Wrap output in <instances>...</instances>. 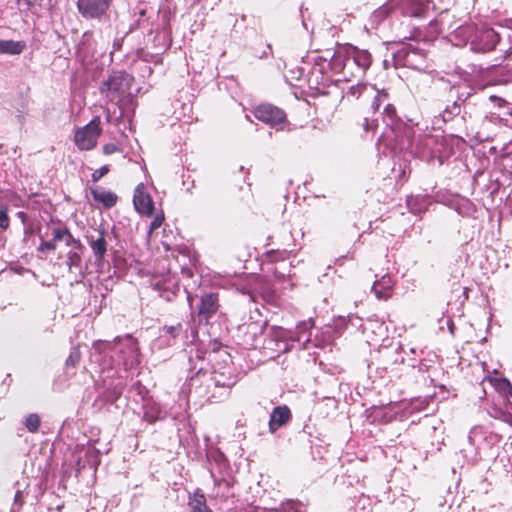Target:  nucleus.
Wrapping results in <instances>:
<instances>
[{"label": "nucleus", "instance_id": "1", "mask_svg": "<svg viewBox=\"0 0 512 512\" xmlns=\"http://www.w3.org/2000/svg\"><path fill=\"white\" fill-rule=\"evenodd\" d=\"M90 358L99 365L102 373H107L104 380L117 377L116 383H110L104 394L107 402H115L126 386L123 373L140 363L137 340L130 334L118 336L112 342L97 340L92 345Z\"/></svg>", "mask_w": 512, "mask_h": 512}, {"label": "nucleus", "instance_id": "2", "mask_svg": "<svg viewBox=\"0 0 512 512\" xmlns=\"http://www.w3.org/2000/svg\"><path fill=\"white\" fill-rule=\"evenodd\" d=\"M312 62L309 85L319 93H325L326 88L333 83L335 74L343 73L344 78L363 75L372 63V56L368 50L345 45L338 47L333 54L327 51L326 56L314 55Z\"/></svg>", "mask_w": 512, "mask_h": 512}, {"label": "nucleus", "instance_id": "3", "mask_svg": "<svg viewBox=\"0 0 512 512\" xmlns=\"http://www.w3.org/2000/svg\"><path fill=\"white\" fill-rule=\"evenodd\" d=\"M475 26L474 24H464L454 27V25L449 23V14L445 12L438 19L430 21L429 31L437 35L445 32V30H451L449 41L455 46H464L467 43L471 45Z\"/></svg>", "mask_w": 512, "mask_h": 512}, {"label": "nucleus", "instance_id": "4", "mask_svg": "<svg viewBox=\"0 0 512 512\" xmlns=\"http://www.w3.org/2000/svg\"><path fill=\"white\" fill-rule=\"evenodd\" d=\"M412 42H403L400 48L394 52L393 59L396 66L409 67L421 70L426 67V54L424 48L420 46V42L415 37H410Z\"/></svg>", "mask_w": 512, "mask_h": 512}, {"label": "nucleus", "instance_id": "5", "mask_svg": "<svg viewBox=\"0 0 512 512\" xmlns=\"http://www.w3.org/2000/svg\"><path fill=\"white\" fill-rule=\"evenodd\" d=\"M133 77L124 71L112 72L107 80L100 85V92L111 102L119 101L126 94H129Z\"/></svg>", "mask_w": 512, "mask_h": 512}, {"label": "nucleus", "instance_id": "6", "mask_svg": "<svg viewBox=\"0 0 512 512\" xmlns=\"http://www.w3.org/2000/svg\"><path fill=\"white\" fill-rule=\"evenodd\" d=\"M100 124V117L95 116L88 124L76 131L74 141L79 149L90 150L96 146L102 131Z\"/></svg>", "mask_w": 512, "mask_h": 512}, {"label": "nucleus", "instance_id": "7", "mask_svg": "<svg viewBox=\"0 0 512 512\" xmlns=\"http://www.w3.org/2000/svg\"><path fill=\"white\" fill-rule=\"evenodd\" d=\"M474 36L471 38V50L486 53L492 51L500 40V35L492 28L475 26Z\"/></svg>", "mask_w": 512, "mask_h": 512}, {"label": "nucleus", "instance_id": "8", "mask_svg": "<svg viewBox=\"0 0 512 512\" xmlns=\"http://www.w3.org/2000/svg\"><path fill=\"white\" fill-rule=\"evenodd\" d=\"M437 202H440L451 209L455 210L459 215L471 216L475 213V205L466 197L451 194L448 192L438 193Z\"/></svg>", "mask_w": 512, "mask_h": 512}, {"label": "nucleus", "instance_id": "9", "mask_svg": "<svg viewBox=\"0 0 512 512\" xmlns=\"http://www.w3.org/2000/svg\"><path fill=\"white\" fill-rule=\"evenodd\" d=\"M255 118L271 127L282 129L286 120V114L271 104H260L253 110Z\"/></svg>", "mask_w": 512, "mask_h": 512}, {"label": "nucleus", "instance_id": "10", "mask_svg": "<svg viewBox=\"0 0 512 512\" xmlns=\"http://www.w3.org/2000/svg\"><path fill=\"white\" fill-rule=\"evenodd\" d=\"M312 322L309 320L308 322H301L296 327V332L292 335L291 332L281 328V327H273L272 335L277 341H286L292 340L297 341L303 345L310 341Z\"/></svg>", "mask_w": 512, "mask_h": 512}, {"label": "nucleus", "instance_id": "11", "mask_svg": "<svg viewBox=\"0 0 512 512\" xmlns=\"http://www.w3.org/2000/svg\"><path fill=\"white\" fill-rule=\"evenodd\" d=\"M112 0H78L77 8L85 18H100L109 9Z\"/></svg>", "mask_w": 512, "mask_h": 512}, {"label": "nucleus", "instance_id": "12", "mask_svg": "<svg viewBox=\"0 0 512 512\" xmlns=\"http://www.w3.org/2000/svg\"><path fill=\"white\" fill-rule=\"evenodd\" d=\"M133 204L142 215L151 216L154 212V202L143 183H139L134 190Z\"/></svg>", "mask_w": 512, "mask_h": 512}, {"label": "nucleus", "instance_id": "13", "mask_svg": "<svg viewBox=\"0 0 512 512\" xmlns=\"http://www.w3.org/2000/svg\"><path fill=\"white\" fill-rule=\"evenodd\" d=\"M220 307L217 293L203 294L198 305V317L200 322L208 323L209 320L217 313Z\"/></svg>", "mask_w": 512, "mask_h": 512}, {"label": "nucleus", "instance_id": "14", "mask_svg": "<svg viewBox=\"0 0 512 512\" xmlns=\"http://www.w3.org/2000/svg\"><path fill=\"white\" fill-rule=\"evenodd\" d=\"M299 249H293V250H276V251H270L267 254L268 259L271 262H282L281 267H276L274 269V274L279 279H284L285 277H289L291 275V267L292 263L289 264V269H286V264L284 261L286 259H289L291 256H295L297 251Z\"/></svg>", "mask_w": 512, "mask_h": 512}, {"label": "nucleus", "instance_id": "15", "mask_svg": "<svg viewBox=\"0 0 512 512\" xmlns=\"http://www.w3.org/2000/svg\"><path fill=\"white\" fill-rule=\"evenodd\" d=\"M86 240L94 254L96 262L102 263L108 247L105 232L101 230L94 231V233L86 236Z\"/></svg>", "mask_w": 512, "mask_h": 512}, {"label": "nucleus", "instance_id": "16", "mask_svg": "<svg viewBox=\"0 0 512 512\" xmlns=\"http://www.w3.org/2000/svg\"><path fill=\"white\" fill-rule=\"evenodd\" d=\"M415 139H408L410 148H413L414 145L416 146V152L419 153V155L423 158H433L436 156V151L433 148V146L437 143L436 137L432 135H426L421 139L417 140V143H415Z\"/></svg>", "mask_w": 512, "mask_h": 512}, {"label": "nucleus", "instance_id": "17", "mask_svg": "<svg viewBox=\"0 0 512 512\" xmlns=\"http://www.w3.org/2000/svg\"><path fill=\"white\" fill-rule=\"evenodd\" d=\"M291 420V411L286 405L276 406L270 415L269 431L275 433Z\"/></svg>", "mask_w": 512, "mask_h": 512}, {"label": "nucleus", "instance_id": "18", "mask_svg": "<svg viewBox=\"0 0 512 512\" xmlns=\"http://www.w3.org/2000/svg\"><path fill=\"white\" fill-rule=\"evenodd\" d=\"M394 280L389 274L383 275L380 279L374 281L372 291L377 299L387 300L392 296Z\"/></svg>", "mask_w": 512, "mask_h": 512}, {"label": "nucleus", "instance_id": "19", "mask_svg": "<svg viewBox=\"0 0 512 512\" xmlns=\"http://www.w3.org/2000/svg\"><path fill=\"white\" fill-rule=\"evenodd\" d=\"M402 11L410 17L425 18L429 14V3L421 0H405Z\"/></svg>", "mask_w": 512, "mask_h": 512}, {"label": "nucleus", "instance_id": "20", "mask_svg": "<svg viewBox=\"0 0 512 512\" xmlns=\"http://www.w3.org/2000/svg\"><path fill=\"white\" fill-rule=\"evenodd\" d=\"M432 203L430 195H411L407 197L406 204L409 211L413 214L425 212Z\"/></svg>", "mask_w": 512, "mask_h": 512}, {"label": "nucleus", "instance_id": "21", "mask_svg": "<svg viewBox=\"0 0 512 512\" xmlns=\"http://www.w3.org/2000/svg\"><path fill=\"white\" fill-rule=\"evenodd\" d=\"M153 288L166 301H172L179 290V286L174 278H167L162 282H157L153 285Z\"/></svg>", "mask_w": 512, "mask_h": 512}, {"label": "nucleus", "instance_id": "22", "mask_svg": "<svg viewBox=\"0 0 512 512\" xmlns=\"http://www.w3.org/2000/svg\"><path fill=\"white\" fill-rule=\"evenodd\" d=\"M491 438V435L488 431L482 426H474L469 432V442L476 449H482L486 446L488 439Z\"/></svg>", "mask_w": 512, "mask_h": 512}, {"label": "nucleus", "instance_id": "23", "mask_svg": "<svg viewBox=\"0 0 512 512\" xmlns=\"http://www.w3.org/2000/svg\"><path fill=\"white\" fill-rule=\"evenodd\" d=\"M91 194L96 202L102 203L107 208L114 206L117 202L116 194L103 188L92 189Z\"/></svg>", "mask_w": 512, "mask_h": 512}, {"label": "nucleus", "instance_id": "24", "mask_svg": "<svg viewBox=\"0 0 512 512\" xmlns=\"http://www.w3.org/2000/svg\"><path fill=\"white\" fill-rule=\"evenodd\" d=\"M495 390L505 399V403L512 399V384L506 378H490Z\"/></svg>", "mask_w": 512, "mask_h": 512}, {"label": "nucleus", "instance_id": "25", "mask_svg": "<svg viewBox=\"0 0 512 512\" xmlns=\"http://www.w3.org/2000/svg\"><path fill=\"white\" fill-rule=\"evenodd\" d=\"M26 45L23 41L1 40L0 54L18 55L23 52Z\"/></svg>", "mask_w": 512, "mask_h": 512}, {"label": "nucleus", "instance_id": "26", "mask_svg": "<svg viewBox=\"0 0 512 512\" xmlns=\"http://www.w3.org/2000/svg\"><path fill=\"white\" fill-rule=\"evenodd\" d=\"M489 414L491 417L501 420L510 426H512V402L508 401L505 403L504 408L493 407Z\"/></svg>", "mask_w": 512, "mask_h": 512}, {"label": "nucleus", "instance_id": "27", "mask_svg": "<svg viewBox=\"0 0 512 512\" xmlns=\"http://www.w3.org/2000/svg\"><path fill=\"white\" fill-rule=\"evenodd\" d=\"M312 69H313V66L307 73H305L302 68L291 69V70H289V75L287 77L289 79H291V81H292L291 84L294 86L301 87V86H303L304 83H306L310 89L318 92L315 88L310 87L309 82H308V76H309L310 72L312 71Z\"/></svg>", "mask_w": 512, "mask_h": 512}, {"label": "nucleus", "instance_id": "28", "mask_svg": "<svg viewBox=\"0 0 512 512\" xmlns=\"http://www.w3.org/2000/svg\"><path fill=\"white\" fill-rule=\"evenodd\" d=\"M188 505L191 512H212L206 504V497L199 492H195L189 497Z\"/></svg>", "mask_w": 512, "mask_h": 512}, {"label": "nucleus", "instance_id": "29", "mask_svg": "<svg viewBox=\"0 0 512 512\" xmlns=\"http://www.w3.org/2000/svg\"><path fill=\"white\" fill-rule=\"evenodd\" d=\"M374 91H375L374 86L369 85L368 83L361 82V83H357L356 85L351 86L348 90V94L355 98H359L364 93H368V92L372 93Z\"/></svg>", "mask_w": 512, "mask_h": 512}, {"label": "nucleus", "instance_id": "30", "mask_svg": "<svg viewBox=\"0 0 512 512\" xmlns=\"http://www.w3.org/2000/svg\"><path fill=\"white\" fill-rule=\"evenodd\" d=\"M69 270L71 271L74 267H80L81 264V248L71 249L67 254L66 261Z\"/></svg>", "mask_w": 512, "mask_h": 512}, {"label": "nucleus", "instance_id": "31", "mask_svg": "<svg viewBox=\"0 0 512 512\" xmlns=\"http://www.w3.org/2000/svg\"><path fill=\"white\" fill-rule=\"evenodd\" d=\"M384 120L387 126H390L391 129H395L394 125L396 124V109L392 104H386L383 111Z\"/></svg>", "mask_w": 512, "mask_h": 512}, {"label": "nucleus", "instance_id": "32", "mask_svg": "<svg viewBox=\"0 0 512 512\" xmlns=\"http://www.w3.org/2000/svg\"><path fill=\"white\" fill-rule=\"evenodd\" d=\"M25 427L27 428V430L31 433H35L38 431L39 429V426H40V417L35 414V413H32V414H29L26 418H25Z\"/></svg>", "mask_w": 512, "mask_h": 512}, {"label": "nucleus", "instance_id": "33", "mask_svg": "<svg viewBox=\"0 0 512 512\" xmlns=\"http://www.w3.org/2000/svg\"><path fill=\"white\" fill-rule=\"evenodd\" d=\"M266 326V322H251L246 324L247 333L255 339L257 336L262 335L264 328Z\"/></svg>", "mask_w": 512, "mask_h": 512}, {"label": "nucleus", "instance_id": "34", "mask_svg": "<svg viewBox=\"0 0 512 512\" xmlns=\"http://www.w3.org/2000/svg\"><path fill=\"white\" fill-rule=\"evenodd\" d=\"M81 360V353L78 347H73L70 351L69 356L66 359L67 368H75Z\"/></svg>", "mask_w": 512, "mask_h": 512}, {"label": "nucleus", "instance_id": "35", "mask_svg": "<svg viewBox=\"0 0 512 512\" xmlns=\"http://www.w3.org/2000/svg\"><path fill=\"white\" fill-rule=\"evenodd\" d=\"M164 213L162 211L156 213V215L154 216L153 220L151 221L150 225H149V230H148V235L150 236L156 229H158L159 227H161V225L163 224L164 222Z\"/></svg>", "mask_w": 512, "mask_h": 512}, {"label": "nucleus", "instance_id": "36", "mask_svg": "<svg viewBox=\"0 0 512 512\" xmlns=\"http://www.w3.org/2000/svg\"><path fill=\"white\" fill-rule=\"evenodd\" d=\"M376 92L375 96H374V99H373V102H372V109L374 111H377L379 109V107L387 100L388 98V95L385 91H374Z\"/></svg>", "mask_w": 512, "mask_h": 512}, {"label": "nucleus", "instance_id": "37", "mask_svg": "<svg viewBox=\"0 0 512 512\" xmlns=\"http://www.w3.org/2000/svg\"><path fill=\"white\" fill-rule=\"evenodd\" d=\"M65 242L66 246L71 247L72 249H80L81 243L79 240H76L72 234L67 230L66 234H64V239L62 240Z\"/></svg>", "mask_w": 512, "mask_h": 512}, {"label": "nucleus", "instance_id": "38", "mask_svg": "<svg viewBox=\"0 0 512 512\" xmlns=\"http://www.w3.org/2000/svg\"><path fill=\"white\" fill-rule=\"evenodd\" d=\"M110 171V168L108 165H103L99 169L95 170L92 173V180L93 182L99 181L104 175H106Z\"/></svg>", "mask_w": 512, "mask_h": 512}, {"label": "nucleus", "instance_id": "39", "mask_svg": "<svg viewBox=\"0 0 512 512\" xmlns=\"http://www.w3.org/2000/svg\"><path fill=\"white\" fill-rule=\"evenodd\" d=\"M10 220L7 214V209H0V228L6 230L9 227Z\"/></svg>", "mask_w": 512, "mask_h": 512}, {"label": "nucleus", "instance_id": "40", "mask_svg": "<svg viewBox=\"0 0 512 512\" xmlns=\"http://www.w3.org/2000/svg\"><path fill=\"white\" fill-rule=\"evenodd\" d=\"M68 229L66 228H54L52 232V241L55 243L56 241H62L64 239V234H66Z\"/></svg>", "mask_w": 512, "mask_h": 512}, {"label": "nucleus", "instance_id": "41", "mask_svg": "<svg viewBox=\"0 0 512 512\" xmlns=\"http://www.w3.org/2000/svg\"><path fill=\"white\" fill-rule=\"evenodd\" d=\"M159 418H161V416H160V412L158 410H156L155 412L154 411L150 412V411L146 410L144 412V419L150 423L156 421Z\"/></svg>", "mask_w": 512, "mask_h": 512}, {"label": "nucleus", "instance_id": "42", "mask_svg": "<svg viewBox=\"0 0 512 512\" xmlns=\"http://www.w3.org/2000/svg\"><path fill=\"white\" fill-rule=\"evenodd\" d=\"M56 244L53 241H42L38 247V251L44 252L47 250H55Z\"/></svg>", "mask_w": 512, "mask_h": 512}, {"label": "nucleus", "instance_id": "43", "mask_svg": "<svg viewBox=\"0 0 512 512\" xmlns=\"http://www.w3.org/2000/svg\"><path fill=\"white\" fill-rule=\"evenodd\" d=\"M507 39L509 41V48L505 51L504 58L512 60V27L507 31Z\"/></svg>", "mask_w": 512, "mask_h": 512}, {"label": "nucleus", "instance_id": "44", "mask_svg": "<svg viewBox=\"0 0 512 512\" xmlns=\"http://www.w3.org/2000/svg\"><path fill=\"white\" fill-rule=\"evenodd\" d=\"M117 151H119V147L116 144L109 143L103 146V152L106 155H111Z\"/></svg>", "mask_w": 512, "mask_h": 512}, {"label": "nucleus", "instance_id": "45", "mask_svg": "<svg viewBox=\"0 0 512 512\" xmlns=\"http://www.w3.org/2000/svg\"><path fill=\"white\" fill-rule=\"evenodd\" d=\"M273 512H298L293 502H289L286 505H283L280 510H275Z\"/></svg>", "mask_w": 512, "mask_h": 512}, {"label": "nucleus", "instance_id": "46", "mask_svg": "<svg viewBox=\"0 0 512 512\" xmlns=\"http://www.w3.org/2000/svg\"><path fill=\"white\" fill-rule=\"evenodd\" d=\"M24 503V493L21 490H18L14 496V505L21 507Z\"/></svg>", "mask_w": 512, "mask_h": 512}, {"label": "nucleus", "instance_id": "47", "mask_svg": "<svg viewBox=\"0 0 512 512\" xmlns=\"http://www.w3.org/2000/svg\"><path fill=\"white\" fill-rule=\"evenodd\" d=\"M182 326L178 324L177 326H168L165 327V330L168 334H170L173 337H176L178 333L181 331Z\"/></svg>", "mask_w": 512, "mask_h": 512}, {"label": "nucleus", "instance_id": "48", "mask_svg": "<svg viewBox=\"0 0 512 512\" xmlns=\"http://www.w3.org/2000/svg\"><path fill=\"white\" fill-rule=\"evenodd\" d=\"M388 10H389V9H388L387 7H381L380 9H378L377 11H375V12L373 13V16H372V17H373L374 19H380V18L384 17L385 15H387Z\"/></svg>", "mask_w": 512, "mask_h": 512}, {"label": "nucleus", "instance_id": "49", "mask_svg": "<svg viewBox=\"0 0 512 512\" xmlns=\"http://www.w3.org/2000/svg\"><path fill=\"white\" fill-rule=\"evenodd\" d=\"M363 127L366 131L373 130L376 127V123L374 120H369L368 118L364 119Z\"/></svg>", "mask_w": 512, "mask_h": 512}, {"label": "nucleus", "instance_id": "50", "mask_svg": "<svg viewBox=\"0 0 512 512\" xmlns=\"http://www.w3.org/2000/svg\"><path fill=\"white\" fill-rule=\"evenodd\" d=\"M6 237L2 231H0V249L5 246Z\"/></svg>", "mask_w": 512, "mask_h": 512}, {"label": "nucleus", "instance_id": "51", "mask_svg": "<svg viewBox=\"0 0 512 512\" xmlns=\"http://www.w3.org/2000/svg\"><path fill=\"white\" fill-rule=\"evenodd\" d=\"M187 300H188V303H189V305H190V307H191V306H192V303H193V298H192V296H191L189 293H188V295H187Z\"/></svg>", "mask_w": 512, "mask_h": 512}, {"label": "nucleus", "instance_id": "52", "mask_svg": "<svg viewBox=\"0 0 512 512\" xmlns=\"http://www.w3.org/2000/svg\"><path fill=\"white\" fill-rule=\"evenodd\" d=\"M197 380H198V379H197L196 377H192V378L190 379V384H189V385H190V386H193V385L197 382Z\"/></svg>", "mask_w": 512, "mask_h": 512}, {"label": "nucleus", "instance_id": "53", "mask_svg": "<svg viewBox=\"0 0 512 512\" xmlns=\"http://www.w3.org/2000/svg\"><path fill=\"white\" fill-rule=\"evenodd\" d=\"M185 393H186V389H185V385H183V387L181 389V394H183L184 397H187Z\"/></svg>", "mask_w": 512, "mask_h": 512}, {"label": "nucleus", "instance_id": "54", "mask_svg": "<svg viewBox=\"0 0 512 512\" xmlns=\"http://www.w3.org/2000/svg\"><path fill=\"white\" fill-rule=\"evenodd\" d=\"M106 120H107V122L110 121V113L108 110L106 111Z\"/></svg>", "mask_w": 512, "mask_h": 512}, {"label": "nucleus", "instance_id": "55", "mask_svg": "<svg viewBox=\"0 0 512 512\" xmlns=\"http://www.w3.org/2000/svg\"><path fill=\"white\" fill-rule=\"evenodd\" d=\"M144 14H145V10L144 9L140 10V15L143 16Z\"/></svg>", "mask_w": 512, "mask_h": 512}]
</instances>
